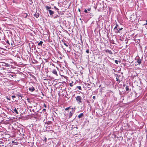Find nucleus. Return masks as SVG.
<instances>
[{"instance_id":"f257e3e1","label":"nucleus","mask_w":147,"mask_h":147,"mask_svg":"<svg viewBox=\"0 0 147 147\" xmlns=\"http://www.w3.org/2000/svg\"><path fill=\"white\" fill-rule=\"evenodd\" d=\"M76 101L77 102L78 104L80 105L82 104V98L80 96H78L76 98Z\"/></svg>"},{"instance_id":"f03ea898","label":"nucleus","mask_w":147,"mask_h":147,"mask_svg":"<svg viewBox=\"0 0 147 147\" xmlns=\"http://www.w3.org/2000/svg\"><path fill=\"white\" fill-rule=\"evenodd\" d=\"M75 112V110H72L71 111L69 112V119L71 118L74 114V112Z\"/></svg>"},{"instance_id":"7ed1b4c3","label":"nucleus","mask_w":147,"mask_h":147,"mask_svg":"<svg viewBox=\"0 0 147 147\" xmlns=\"http://www.w3.org/2000/svg\"><path fill=\"white\" fill-rule=\"evenodd\" d=\"M28 90L29 91H30L31 92H33L35 90V89L34 87L33 86H32L29 88Z\"/></svg>"},{"instance_id":"20e7f679","label":"nucleus","mask_w":147,"mask_h":147,"mask_svg":"<svg viewBox=\"0 0 147 147\" xmlns=\"http://www.w3.org/2000/svg\"><path fill=\"white\" fill-rule=\"evenodd\" d=\"M12 110L15 113H16L17 114H18L19 113L18 112V111L16 109V108L14 107H13L12 108Z\"/></svg>"},{"instance_id":"39448f33","label":"nucleus","mask_w":147,"mask_h":147,"mask_svg":"<svg viewBox=\"0 0 147 147\" xmlns=\"http://www.w3.org/2000/svg\"><path fill=\"white\" fill-rule=\"evenodd\" d=\"M48 11L49 12L50 15L51 16V17H52L53 16V15L54 13V12L50 9L48 10Z\"/></svg>"},{"instance_id":"423d86ee","label":"nucleus","mask_w":147,"mask_h":147,"mask_svg":"<svg viewBox=\"0 0 147 147\" xmlns=\"http://www.w3.org/2000/svg\"><path fill=\"white\" fill-rule=\"evenodd\" d=\"M52 72L53 74L55 75H56V76L58 75L57 73V71L56 69H53L52 71Z\"/></svg>"},{"instance_id":"0eeeda50","label":"nucleus","mask_w":147,"mask_h":147,"mask_svg":"<svg viewBox=\"0 0 147 147\" xmlns=\"http://www.w3.org/2000/svg\"><path fill=\"white\" fill-rule=\"evenodd\" d=\"M123 29L122 28H118L117 29L116 31H115V32L116 33H117L118 32H119V31Z\"/></svg>"},{"instance_id":"6e6552de","label":"nucleus","mask_w":147,"mask_h":147,"mask_svg":"<svg viewBox=\"0 0 147 147\" xmlns=\"http://www.w3.org/2000/svg\"><path fill=\"white\" fill-rule=\"evenodd\" d=\"M105 52L106 53H107V52H108V53L111 55L113 54V53L110 50H109L108 49H107V50H106L105 51Z\"/></svg>"},{"instance_id":"1a4fd4ad","label":"nucleus","mask_w":147,"mask_h":147,"mask_svg":"<svg viewBox=\"0 0 147 147\" xmlns=\"http://www.w3.org/2000/svg\"><path fill=\"white\" fill-rule=\"evenodd\" d=\"M84 116L83 113H81L78 116V117L79 118H81L82 117Z\"/></svg>"},{"instance_id":"9d476101","label":"nucleus","mask_w":147,"mask_h":147,"mask_svg":"<svg viewBox=\"0 0 147 147\" xmlns=\"http://www.w3.org/2000/svg\"><path fill=\"white\" fill-rule=\"evenodd\" d=\"M137 63L139 65L141 63V60L140 59H139L137 61Z\"/></svg>"},{"instance_id":"9b49d317","label":"nucleus","mask_w":147,"mask_h":147,"mask_svg":"<svg viewBox=\"0 0 147 147\" xmlns=\"http://www.w3.org/2000/svg\"><path fill=\"white\" fill-rule=\"evenodd\" d=\"M34 16L36 18H38L39 16V14L38 13L34 14Z\"/></svg>"},{"instance_id":"f8f14e48","label":"nucleus","mask_w":147,"mask_h":147,"mask_svg":"<svg viewBox=\"0 0 147 147\" xmlns=\"http://www.w3.org/2000/svg\"><path fill=\"white\" fill-rule=\"evenodd\" d=\"M125 90L126 91H127L129 90V86H127L125 87Z\"/></svg>"},{"instance_id":"ddd939ff","label":"nucleus","mask_w":147,"mask_h":147,"mask_svg":"<svg viewBox=\"0 0 147 147\" xmlns=\"http://www.w3.org/2000/svg\"><path fill=\"white\" fill-rule=\"evenodd\" d=\"M43 43V42L40 41L39 43H38V45L39 46H42V44Z\"/></svg>"},{"instance_id":"4468645a","label":"nucleus","mask_w":147,"mask_h":147,"mask_svg":"<svg viewBox=\"0 0 147 147\" xmlns=\"http://www.w3.org/2000/svg\"><path fill=\"white\" fill-rule=\"evenodd\" d=\"M118 26L117 24H116L114 28V30H115V31H116L117 29L118 28Z\"/></svg>"},{"instance_id":"2eb2a0df","label":"nucleus","mask_w":147,"mask_h":147,"mask_svg":"<svg viewBox=\"0 0 147 147\" xmlns=\"http://www.w3.org/2000/svg\"><path fill=\"white\" fill-rule=\"evenodd\" d=\"M45 8L47 10H49V9L51 8V7H49L48 6H46L45 7Z\"/></svg>"},{"instance_id":"dca6fc26","label":"nucleus","mask_w":147,"mask_h":147,"mask_svg":"<svg viewBox=\"0 0 147 147\" xmlns=\"http://www.w3.org/2000/svg\"><path fill=\"white\" fill-rule=\"evenodd\" d=\"M77 88H78L79 90H82V88H81V87L80 86H77Z\"/></svg>"},{"instance_id":"f3484780","label":"nucleus","mask_w":147,"mask_h":147,"mask_svg":"<svg viewBox=\"0 0 147 147\" xmlns=\"http://www.w3.org/2000/svg\"><path fill=\"white\" fill-rule=\"evenodd\" d=\"M69 109H70V107H67L66 108H65V111H67V110H68Z\"/></svg>"},{"instance_id":"a211bd4d","label":"nucleus","mask_w":147,"mask_h":147,"mask_svg":"<svg viewBox=\"0 0 147 147\" xmlns=\"http://www.w3.org/2000/svg\"><path fill=\"white\" fill-rule=\"evenodd\" d=\"M73 82H72V83H70L69 84V86H73Z\"/></svg>"},{"instance_id":"6ab92c4d","label":"nucleus","mask_w":147,"mask_h":147,"mask_svg":"<svg viewBox=\"0 0 147 147\" xmlns=\"http://www.w3.org/2000/svg\"><path fill=\"white\" fill-rule=\"evenodd\" d=\"M86 52L87 53H89V49H88V50H87L86 51Z\"/></svg>"},{"instance_id":"aec40b11","label":"nucleus","mask_w":147,"mask_h":147,"mask_svg":"<svg viewBox=\"0 0 147 147\" xmlns=\"http://www.w3.org/2000/svg\"><path fill=\"white\" fill-rule=\"evenodd\" d=\"M64 44L65 45L66 47L68 46V45L66 43H65V42H64Z\"/></svg>"},{"instance_id":"412c9836","label":"nucleus","mask_w":147,"mask_h":147,"mask_svg":"<svg viewBox=\"0 0 147 147\" xmlns=\"http://www.w3.org/2000/svg\"><path fill=\"white\" fill-rule=\"evenodd\" d=\"M43 106L45 107H47V105H46L45 104V103H44V104H43Z\"/></svg>"},{"instance_id":"4be33fe9","label":"nucleus","mask_w":147,"mask_h":147,"mask_svg":"<svg viewBox=\"0 0 147 147\" xmlns=\"http://www.w3.org/2000/svg\"><path fill=\"white\" fill-rule=\"evenodd\" d=\"M115 62L116 64H118V61L117 60H115Z\"/></svg>"},{"instance_id":"5701e85b","label":"nucleus","mask_w":147,"mask_h":147,"mask_svg":"<svg viewBox=\"0 0 147 147\" xmlns=\"http://www.w3.org/2000/svg\"><path fill=\"white\" fill-rule=\"evenodd\" d=\"M6 42H7V43H8L9 45V42L8 40H7V41H6Z\"/></svg>"},{"instance_id":"b1692460","label":"nucleus","mask_w":147,"mask_h":147,"mask_svg":"<svg viewBox=\"0 0 147 147\" xmlns=\"http://www.w3.org/2000/svg\"><path fill=\"white\" fill-rule=\"evenodd\" d=\"M11 97L13 98H15L16 97V96H14V95H13L11 96Z\"/></svg>"},{"instance_id":"393cba45","label":"nucleus","mask_w":147,"mask_h":147,"mask_svg":"<svg viewBox=\"0 0 147 147\" xmlns=\"http://www.w3.org/2000/svg\"><path fill=\"white\" fill-rule=\"evenodd\" d=\"M84 11L86 13H87V10L86 9H85Z\"/></svg>"},{"instance_id":"a878e982","label":"nucleus","mask_w":147,"mask_h":147,"mask_svg":"<svg viewBox=\"0 0 147 147\" xmlns=\"http://www.w3.org/2000/svg\"><path fill=\"white\" fill-rule=\"evenodd\" d=\"M43 111H46V109H43L42 110Z\"/></svg>"},{"instance_id":"bb28decb","label":"nucleus","mask_w":147,"mask_h":147,"mask_svg":"<svg viewBox=\"0 0 147 147\" xmlns=\"http://www.w3.org/2000/svg\"><path fill=\"white\" fill-rule=\"evenodd\" d=\"M18 96H19L21 97V94H18Z\"/></svg>"},{"instance_id":"cd10ccee","label":"nucleus","mask_w":147,"mask_h":147,"mask_svg":"<svg viewBox=\"0 0 147 147\" xmlns=\"http://www.w3.org/2000/svg\"><path fill=\"white\" fill-rule=\"evenodd\" d=\"M95 96H93L92 97V98H93V99H95Z\"/></svg>"},{"instance_id":"c85d7f7f","label":"nucleus","mask_w":147,"mask_h":147,"mask_svg":"<svg viewBox=\"0 0 147 147\" xmlns=\"http://www.w3.org/2000/svg\"><path fill=\"white\" fill-rule=\"evenodd\" d=\"M146 23L145 24V25H147V20H146Z\"/></svg>"},{"instance_id":"c756f323","label":"nucleus","mask_w":147,"mask_h":147,"mask_svg":"<svg viewBox=\"0 0 147 147\" xmlns=\"http://www.w3.org/2000/svg\"><path fill=\"white\" fill-rule=\"evenodd\" d=\"M88 10L89 11H90V9H88Z\"/></svg>"},{"instance_id":"7c9ffc66","label":"nucleus","mask_w":147,"mask_h":147,"mask_svg":"<svg viewBox=\"0 0 147 147\" xmlns=\"http://www.w3.org/2000/svg\"><path fill=\"white\" fill-rule=\"evenodd\" d=\"M54 8H55V9H56L57 8L56 7H54Z\"/></svg>"},{"instance_id":"2f4dec72","label":"nucleus","mask_w":147,"mask_h":147,"mask_svg":"<svg viewBox=\"0 0 147 147\" xmlns=\"http://www.w3.org/2000/svg\"><path fill=\"white\" fill-rule=\"evenodd\" d=\"M76 127L77 129L78 128V127Z\"/></svg>"},{"instance_id":"473e14b6","label":"nucleus","mask_w":147,"mask_h":147,"mask_svg":"<svg viewBox=\"0 0 147 147\" xmlns=\"http://www.w3.org/2000/svg\"><path fill=\"white\" fill-rule=\"evenodd\" d=\"M56 10H58L59 9L57 8L56 9Z\"/></svg>"},{"instance_id":"72a5a7b5","label":"nucleus","mask_w":147,"mask_h":147,"mask_svg":"<svg viewBox=\"0 0 147 147\" xmlns=\"http://www.w3.org/2000/svg\"><path fill=\"white\" fill-rule=\"evenodd\" d=\"M46 140H47L46 138H45V140L46 141Z\"/></svg>"},{"instance_id":"f704fd0d","label":"nucleus","mask_w":147,"mask_h":147,"mask_svg":"<svg viewBox=\"0 0 147 147\" xmlns=\"http://www.w3.org/2000/svg\"><path fill=\"white\" fill-rule=\"evenodd\" d=\"M116 80H117V81H118V79H117V78H116Z\"/></svg>"},{"instance_id":"c9c22d12","label":"nucleus","mask_w":147,"mask_h":147,"mask_svg":"<svg viewBox=\"0 0 147 147\" xmlns=\"http://www.w3.org/2000/svg\"><path fill=\"white\" fill-rule=\"evenodd\" d=\"M79 11H80V9H79Z\"/></svg>"},{"instance_id":"e433bc0d","label":"nucleus","mask_w":147,"mask_h":147,"mask_svg":"<svg viewBox=\"0 0 147 147\" xmlns=\"http://www.w3.org/2000/svg\"><path fill=\"white\" fill-rule=\"evenodd\" d=\"M56 18V17H54V18Z\"/></svg>"}]
</instances>
